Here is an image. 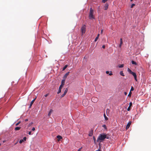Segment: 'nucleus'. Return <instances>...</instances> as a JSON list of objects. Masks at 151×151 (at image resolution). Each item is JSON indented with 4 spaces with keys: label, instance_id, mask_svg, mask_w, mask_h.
I'll use <instances>...</instances> for the list:
<instances>
[{
    "label": "nucleus",
    "instance_id": "obj_30",
    "mask_svg": "<svg viewBox=\"0 0 151 151\" xmlns=\"http://www.w3.org/2000/svg\"><path fill=\"white\" fill-rule=\"evenodd\" d=\"M135 5V4H132L131 5V8H132L133 7V6H134Z\"/></svg>",
    "mask_w": 151,
    "mask_h": 151
},
{
    "label": "nucleus",
    "instance_id": "obj_27",
    "mask_svg": "<svg viewBox=\"0 0 151 151\" xmlns=\"http://www.w3.org/2000/svg\"><path fill=\"white\" fill-rule=\"evenodd\" d=\"M102 127H103L105 129H107L106 127L105 124H104V125H103Z\"/></svg>",
    "mask_w": 151,
    "mask_h": 151
},
{
    "label": "nucleus",
    "instance_id": "obj_28",
    "mask_svg": "<svg viewBox=\"0 0 151 151\" xmlns=\"http://www.w3.org/2000/svg\"><path fill=\"white\" fill-rule=\"evenodd\" d=\"M124 65L123 64L120 65L119 66V67L120 68H122L124 67Z\"/></svg>",
    "mask_w": 151,
    "mask_h": 151
},
{
    "label": "nucleus",
    "instance_id": "obj_29",
    "mask_svg": "<svg viewBox=\"0 0 151 151\" xmlns=\"http://www.w3.org/2000/svg\"><path fill=\"white\" fill-rule=\"evenodd\" d=\"M24 141V140L23 139H21L19 141V143H20V144H21L22 143V142Z\"/></svg>",
    "mask_w": 151,
    "mask_h": 151
},
{
    "label": "nucleus",
    "instance_id": "obj_36",
    "mask_svg": "<svg viewBox=\"0 0 151 151\" xmlns=\"http://www.w3.org/2000/svg\"><path fill=\"white\" fill-rule=\"evenodd\" d=\"M107 0H103L102 1V2L104 3H105L107 1Z\"/></svg>",
    "mask_w": 151,
    "mask_h": 151
},
{
    "label": "nucleus",
    "instance_id": "obj_6",
    "mask_svg": "<svg viewBox=\"0 0 151 151\" xmlns=\"http://www.w3.org/2000/svg\"><path fill=\"white\" fill-rule=\"evenodd\" d=\"M65 79H63L62 80L61 84L60 86L59 87L62 88L63 87V86L65 84Z\"/></svg>",
    "mask_w": 151,
    "mask_h": 151
},
{
    "label": "nucleus",
    "instance_id": "obj_40",
    "mask_svg": "<svg viewBox=\"0 0 151 151\" xmlns=\"http://www.w3.org/2000/svg\"><path fill=\"white\" fill-rule=\"evenodd\" d=\"M32 131H35V127H33V128H32Z\"/></svg>",
    "mask_w": 151,
    "mask_h": 151
},
{
    "label": "nucleus",
    "instance_id": "obj_52",
    "mask_svg": "<svg viewBox=\"0 0 151 151\" xmlns=\"http://www.w3.org/2000/svg\"><path fill=\"white\" fill-rule=\"evenodd\" d=\"M99 34L97 36V37H98L99 38Z\"/></svg>",
    "mask_w": 151,
    "mask_h": 151
},
{
    "label": "nucleus",
    "instance_id": "obj_38",
    "mask_svg": "<svg viewBox=\"0 0 151 151\" xmlns=\"http://www.w3.org/2000/svg\"><path fill=\"white\" fill-rule=\"evenodd\" d=\"M20 122H18V123H16V126H17V125H18L20 124Z\"/></svg>",
    "mask_w": 151,
    "mask_h": 151
},
{
    "label": "nucleus",
    "instance_id": "obj_41",
    "mask_svg": "<svg viewBox=\"0 0 151 151\" xmlns=\"http://www.w3.org/2000/svg\"><path fill=\"white\" fill-rule=\"evenodd\" d=\"M93 139L94 141H95L96 140V139L95 137L94 136H93Z\"/></svg>",
    "mask_w": 151,
    "mask_h": 151
},
{
    "label": "nucleus",
    "instance_id": "obj_32",
    "mask_svg": "<svg viewBox=\"0 0 151 151\" xmlns=\"http://www.w3.org/2000/svg\"><path fill=\"white\" fill-rule=\"evenodd\" d=\"M32 124H33L32 122H31V123L29 124L28 125V127H30L31 125Z\"/></svg>",
    "mask_w": 151,
    "mask_h": 151
},
{
    "label": "nucleus",
    "instance_id": "obj_22",
    "mask_svg": "<svg viewBox=\"0 0 151 151\" xmlns=\"http://www.w3.org/2000/svg\"><path fill=\"white\" fill-rule=\"evenodd\" d=\"M120 75H121V76H124V75L122 71H121L120 72Z\"/></svg>",
    "mask_w": 151,
    "mask_h": 151
},
{
    "label": "nucleus",
    "instance_id": "obj_45",
    "mask_svg": "<svg viewBox=\"0 0 151 151\" xmlns=\"http://www.w3.org/2000/svg\"><path fill=\"white\" fill-rule=\"evenodd\" d=\"M107 134H106V138L107 139H109V136H107Z\"/></svg>",
    "mask_w": 151,
    "mask_h": 151
},
{
    "label": "nucleus",
    "instance_id": "obj_48",
    "mask_svg": "<svg viewBox=\"0 0 151 151\" xmlns=\"http://www.w3.org/2000/svg\"><path fill=\"white\" fill-rule=\"evenodd\" d=\"M109 71H106V73L107 74L109 73Z\"/></svg>",
    "mask_w": 151,
    "mask_h": 151
},
{
    "label": "nucleus",
    "instance_id": "obj_14",
    "mask_svg": "<svg viewBox=\"0 0 151 151\" xmlns=\"http://www.w3.org/2000/svg\"><path fill=\"white\" fill-rule=\"evenodd\" d=\"M93 134V131H91L89 132V136L91 137L92 136Z\"/></svg>",
    "mask_w": 151,
    "mask_h": 151
},
{
    "label": "nucleus",
    "instance_id": "obj_57",
    "mask_svg": "<svg viewBox=\"0 0 151 151\" xmlns=\"http://www.w3.org/2000/svg\"><path fill=\"white\" fill-rule=\"evenodd\" d=\"M133 0H130V1H132Z\"/></svg>",
    "mask_w": 151,
    "mask_h": 151
},
{
    "label": "nucleus",
    "instance_id": "obj_26",
    "mask_svg": "<svg viewBox=\"0 0 151 151\" xmlns=\"http://www.w3.org/2000/svg\"><path fill=\"white\" fill-rule=\"evenodd\" d=\"M122 43H123V42L122 41H121V42H120V44H119V47H121L122 46Z\"/></svg>",
    "mask_w": 151,
    "mask_h": 151
},
{
    "label": "nucleus",
    "instance_id": "obj_21",
    "mask_svg": "<svg viewBox=\"0 0 151 151\" xmlns=\"http://www.w3.org/2000/svg\"><path fill=\"white\" fill-rule=\"evenodd\" d=\"M128 72L131 74L133 72L132 71V70L129 68H128Z\"/></svg>",
    "mask_w": 151,
    "mask_h": 151
},
{
    "label": "nucleus",
    "instance_id": "obj_25",
    "mask_svg": "<svg viewBox=\"0 0 151 151\" xmlns=\"http://www.w3.org/2000/svg\"><path fill=\"white\" fill-rule=\"evenodd\" d=\"M132 93L131 91H130L129 93V94H128V96L130 97L131 96Z\"/></svg>",
    "mask_w": 151,
    "mask_h": 151
},
{
    "label": "nucleus",
    "instance_id": "obj_1",
    "mask_svg": "<svg viewBox=\"0 0 151 151\" xmlns=\"http://www.w3.org/2000/svg\"><path fill=\"white\" fill-rule=\"evenodd\" d=\"M106 137V134L104 133L100 134L99 135L98 138L97 139V142H101L103 141Z\"/></svg>",
    "mask_w": 151,
    "mask_h": 151
},
{
    "label": "nucleus",
    "instance_id": "obj_18",
    "mask_svg": "<svg viewBox=\"0 0 151 151\" xmlns=\"http://www.w3.org/2000/svg\"><path fill=\"white\" fill-rule=\"evenodd\" d=\"M132 64L137 65V63L134 61L132 60Z\"/></svg>",
    "mask_w": 151,
    "mask_h": 151
},
{
    "label": "nucleus",
    "instance_id": "obj_24",
    "mask_svg": "<svg viewBox=\"0 0 151 151\" xmlns=\"http://www.w3.org/2000/svg\"><path fill=\"white\" fill-rule=\"evenodd\" d=\"M68 89L67 88H66L65 89V90L64 91V93H65V94H66V93H67V91H68Z\"/></svg>",
    "mask_w": 151,
    "mask_h": 151
},
{
    "label": "nucleus",
    "instance_id": "obj_7",
    "mask_svg": "<svg viewBox=\"0 0 151 151\" xmlns=\"http://www.w3.org/2000/svg\"><path fill=\"white\" fill-rule=\"evenodd\" d=\"M131 74H132L134 77V79L136 81H137V76L136 73L134 72H133Z\"/></svg>",
    "mask_w": 151,
    "mask_h": 151
},
{
    "label": "nucleus",
    "instance_id": "obj_51",
    "mask_svg": "<svg viewBox=\"0 0 151 151\" xmlns=\"http://www.w3.org/2000/svg\"><path fill=\"white\" fill-rule=\"evenodd\" d=\"M81 148H79V149L78 150V151H80V150H81Z\"/></svg>",
    "mask_w": 151,
    "mask_h": 151
},
{
    "label": "nucleus",
    "instance_id": "obj_55",
    "mask_svg": "<svg viewBox=\"0 0 151 151\" xmlns=\"http://www.w3.org/2000/svg\"><path fill=\"white\" fill-rule=\"evenodd\" d=\"M96 151H101L99 149L97 150H96Z\"/></svg>",
    "mask_w": 151,
    "mask_h": 151
},
{
    "label": "nucleus",
    "instance_id": "obj_4",
    "mask_svg": "<svg viewBox=\"0 0 151 151\" xmlns=\"http://www.w3.org/2000/svg\"><path fill=\"white\" fill-rule=\"evenodd\" d=\"M83 104L85 106H86L88 104V100L86 99H84L82 101Z\"/></svg>",
    "mask_w": 151,
    "mask_h": 151
},
{
    "label": "nucleus",
    "instance_id": "obj_43",
    "mask_svg": "<svg viewBox=\"0 0 151 151\" xmlns=\"http://www.w3.org/2000/svg\"><path fill=\"white\" fill-rule=\"evenodd\" d=\"M102 47L104 49L105 48V46L104 45H103L102 46Z\"/></svg>",
    "mask_w": 151,
    "mask_h": 151
},
{
    "label": "nucleus",
    "instance_id": "obj_42",
    "mask_svg": "<svg viewBox=\"0 0 151 151\" xmlns=\"http://www.w3.org/2000/svg\"><path fill=\"white\" fill-rule=\"evenodd\" d=\"M113 74L112 73V72H110V73L109 74V75L110 76H111Z\"/></svg>",
    "mask_w": 151,
    "mask_h": 151
},
{
    "label": "nucleus",
    "instance_id": "obj_9",
    "mask_svg": "<svg viewBox=\"0 0 151 151\" xmlns=\"http://www.w3.org/2000/svg\"><path fill=\"white\" fill-rule=\"evenodd\" d=\"M70 72H68L65 74L63 77V79H65L67 78V76L69 75Z\"/></svg>",
    "mask_w": 151,
    "mask_h": 151
},
{
    "label": "nucleus",
    "instance_id": "obj_17",
    "mask_svg": "<svg viewBox=\"0 0 151 151\" xmlns=\"http://www.w3.org/2000/svg\"><path fill=\"white\" fill-rule=\"evenodd\" d=\"M62 88L60 87H59L58 91L57 92L58 94L60 93L61 92V89Z\"/></svg>",
    "mask_w": 151,
    "mask_h": 151
},
{
    "label": "nucleus",
    "instance_id": "obj_31",
    "mask_svg": "<svg viewBox=\"0 0 151 151\" xmlns=\"http://www.w3.org/2000/svg\"><path fill=\"white\" fill-rule=\"evenodd\" d=\"M98 38H99V37H96V38L95 39V40L94 41H95V42H96V41L97 40H98Z\"/></svg>",
    "mask_w": 151,
    "mask_h": 151
},
{
    "label": "nucleus",
    "instance_id": "obj_16",
    "mask_svg": "<svg viewBox=\"0 0 151 151\" xmlns=\"http://www.w3.org/2000/svg\"><path fill=\"white\" fill-rule=\"evenodd\" d=\"M21 128V127H16L15 128V130H19Z\"/></svg>",
    "mask_w": 151,
    "mask_h": 151
},
{
    "label": "nucleus",
    "instance_id": "obj_47",
    "mask_svg": "<svg viewBox=\"0 0 151 151\" xmlns=\"http://www.w3.org/2000/svg\"><path fill=\"white\" fill-rule=\"evenodd\" d=\"M124 94L125 95H126L127 94V93L126 92H124Z\"/></svg>",
    "mask_w": 151,
    "mask_h": 151
},
{
    "label": "nucleus",
    "instance_id": "obj_37",
    "mask_svg": "<svg viewBox=\"0 0 151 151\" xmlns=\"http://www.w3.org/2000/svg\"><path fill=\"white\" fill-rule=\"evenodd\" d=\"M65 93H63L61 96V97H64L65 95Z\"/></svg>",
    "mask_w": 151,
    "mask_h": 151
},
{
    "label": "nucleus",
    "instance_id": "obj_39",
    "mask_svg": "<svg viewBox=\"0 0 151 151\" xmlns=\"http://www.w3.org/2000/svg\"><path fill=\"white\" fill-rule=\"evenodd\" d=\"M26 139H27V138L26 137H24V138H23V140H24V141H26Z\"/></svg>",
    "mask_w": 151,
    "mask_h": 151
},
{
    "label": "nucleus",
    "instance_id": "obj_15",
    "mask_svg": "<svg viewBox=\"0 0 151 151\" xmlns=\"http://www.w3.org/2000/svg\"><path fill=\"white\" fill-rule=\"evenodd\" d=\"M53 110L52 109H50L48 113V115L49 116H50L52 113V112Z\"/></svg>",
    "mask_w": 151,
    "mask_h": 151
},
{
    "label": "nucleus",
    "instance_id": "obj_20",
    "mask_svg": "<svg viewBox=\"0 0 151 151\" xmlns=\"http://www.w3.org/2000/svg\"><path fill=\"white\" fill-rule=\"evenodd\" d=\"M104 116L106 120H108V118L106 116L105 113L104 114Z\"/></svg>",
    "mask_w": 151,
    "mask_h": 151
},
{
    "label": "nucleus",
    "instance_id": "obj_49",
    "mask_svg": "<svg viewBox=\"0 0 151 151\" xmlns=\"http://www.w3.org/2000/svg\"><path fill=\"white\" fill-rule=\"evenodd\" d=\"M48 94H46L45 95V96L46 97L48 96Z\"/></svg>",
    "mask_w": 151,
    "mask_h": 151
},
{
    "label": "nucleus",
    "instance_id": "obj_50",
    "mask_svg": "<svg viewBox=\"0 0 151 151\" xmlns=\"http://www.w3.org/2000/svg\"><path fill=\"white\" fill-rule=\"evenodd\" d=\"M28 121V119H26L25 120V122H27Z\"/></svg>",
    "mask_w": 151,
    "mask_h": 151
},
{
    "label": "nucleus",
    "instance_id": "obj_54",
    "mask_svg": "<svg viewBox=\"0 0 151 151\" xmlns=\"http://www.w3.org/2000/svg\"><path fill=\"white\" fill-rule=\"evenodd\" d=\"M103 31V30L102 29V30H101V34H102V33Z\"/></svg>",
    "mask_w": 151,
    "mask_h": 151
},
{
    "label": "nucleus",
    "instance_id": "obj_53",
    "mask_svg": "<svg viewBox=\"0 0 151 151\" xmlns=\"http://www.w3.org/2000/svg\"><path fill=\"white\" fill-rule=\"evenodd\" d=\"M121 41H122V38H121L120 39V42H121Z\"/></svg>",
    "mask_w": 151,
    "mask_h": 151
},
{
    "label": "nucleus",
    "instance_id": "obj_23",
    "mask_svg": "<svg viewBox=\"0 0 151 151\" xmlns=\"http://www.w3.org/2000/svg\"><path fill=\"white\" fill-rule=\"evenodd\" d=\"M68 89L67 88H66L65 89V90L64 91V93H65V94H66V93H67V91H68Z\"/></svg>",
    "mask_w": 151,
    "mask_h": 151
},
{
    "label": "nucleus",
    "instance_id": "obj_34",
    "mask_svg": "<svg viewBox=\"0 0 151 151\" xmlns=\"http://www.w3.org/2000/svg\"><path fill=\"white\" fill-rule=\"evenodd\" d=\"M134 90V88L132 86L131 87V89L130 90V91H133Z\"/></svg>",
    "mask_w": 151,
    "mask_h": 151
},
{
    "label": "nucleus",
    "instance_id": "obj_5",
    "mask_svg": "<svg viewBox=\"0 0 151 151\" xmlns=\"http://www.w3.org/2000/svg\"><path fill=\"white\" fill-rule=\"evenodd\" d=\"M98 100V99L96 97H93L91 98V101L92 102L96 103L97 102Z\"/></svg>",
    "mask_w": 151,
    "mask_h": 151
},
{
    "label": "nucleus",
    "instance_id": "obj_10",
    "mask_svg": "<svg viewBox=\"0 0 151 151\" xmlns=\"http://www.w3.org/2000/svg\"><path fill=\"white\" fill-rule=\"evenodd\" d=\"M132 102H130L129 103V106L127 109V110L128 111H129L130 110L131 107L132 106Z\"/></svg>",
    "mask_w": 151,
    "mask_h": 151
},
{
    "label": "nucleus",
    "instance_id": "obj_8",
    "mask_svg": "<svg viewBox=\"0 0 151 151\" xmlns=\"http://www.w3.org/2000/svg\"><path fill=\"white\" fill-rule=\"evenodd\" d=\"M131 123L132 122L131 121H129L126 127V129H127L129 128L130 125L131 124Z\"/></svg>",
    "mask_w": 151,
    "mask_h": 151
},
{
    "label": "nucleus",
    "instance_id": "obj_44",
    "mask_svg": "<svg viewBox=\"0 0 151 151\" xmlns=\"http://www.w3.org/2000/svg\"><path fill=\"white\" fill-rule=\"evenodd\" d=\"M28 134L30 135H31V131L29 132L28 133Z\"/></svg>",
    "mask_w": 151,
    "mask_h": 151
},
{
    "label": "nucleus",
    "instance_id": "obj_56",
    "mask_svg": "<svg viewBox=\"0 0 151 151\" xmlns=\"http://www.w3.org/2000/svg\"><path fill=\"white\" fill-rule=\"evenodd\" d=\"M6 142V141H5V140H4V141H3V143H4V142Z\"/></svg>",
    "mask_w": 151,
    "mask_h": 151
},
{
    "label": "nucleus",
    "instance_id": "obj_58",
    "mask_svg": "<svg viewBox=\"0 0 151 151\" xmlns=\"http://www.w3.org/2000/svg\"><path fill=\"white\" fill-rule=\"evenodd\" d=\"M1 145V144L0 143V146Z\"/></svg>",
    "mask_w": 151,
    "mask_h": 151
},
{
    "label": "nucleus",
    "instance_id": "obj_2",
    "mask_svg": "<svg viewBox=\"0 0 151 151\" xmlns=\"http://www.w3.org/2000/svg\"><path fill=\"white\" fill-rule=\"evenodd\" d=\"M93 10L91 8L90 9V12L89 15V18L91 19H94V17L93 15Z\"/></svg>",
    "mask_w": 151,
    "mask_h": 151
},
{
    "label": "nucleus",
    "instance_id": "obj_19",
    "mask_svg": "<svg viewBox=\"0 0 151 151\" xmlns=\"http://www.w3.org/2000/svg\"><path fill=\"white\" fill-rule=\"evenodd\" d=\"M68 66V65H65V66L63 68V70H65Z\"/></svg>",
    "mask_w": 151,
    "mask_h": 151
},
{
    "label": "nucleus",
    "instance_id": "obj_35",
    "mask_svg": "<svg viewBox=\"0 0 151 151\" xmlns=\"http://www.w3.org/2000/svg\"><path fill=\"white\" fill-rule=\"evenodd\" d=\"M100 6H99L98 8V12L99 11L100 12Z\"/></svg>",
    "mask_w": 151,
    "mask_h": 151
},
{
    "label": "nucleus",
    "instance_id": "obj_11",
    "mask_svg": "<svg viewBox=\"0 0 151 151\" xmlns=\"http://www.w3.org/2000/svg\"><path fill=\"white\" fill-rule=\"evenodd\" d=\"M108 4H106L104 6V10H106L108 8Z\"/></svg>",
    "mask_w": 151,
    "mask_h": 151
},
{
    "label": "nucleus",
    "instance_id": "obj_12",
    "mask_svg": "<svg viewBox=\"0 0 151 151\" xmlns=\"http://www.w3.org/2000/svg\"><path fill=\"white\" fill-rule=\"evenodd\" d=\"M36 99V98H35V99H33L31 102L30 103V107L32 105V104H33V103H34V102L35 101V100Z\"/></svg>",
    "mask_w": 151,
    "mask_h": 151
},
{
    "label": "nucleus",
    "instance_id": "obj_33",
    "mask_svg": "<svg viewBox=\"0 0 151 151\" xmlns=\"http://www.w3.org/2000/svg\"><path fill=\"white\" fill-rule=\"evenodd\" d=\"M95 71V70L94 69H91V70H90V73H91V72L92 71ZM91 74H92V73H91Z\"/></svg>",
    "mask_w": 151,
    "mask_h": 151
},
{
    "label": "nucleus",
    "instance_id": "obj_46",
    "mask_svg": "<svg viewBox=\"0 0 151 151\" xmlns=\"http://www.w3.org/2000/svg\"><path fill=\"white\" fill-rule=\"evenodd\" d=\"M109 109H107L106 110V112L107 113V112H109Z\"/></svg>",
    "mask_w": 151,
    "mask_h": 151
},
{
    "label": "nucleus",
    "instance_id": "obj_3",
    "mask_svg": "<svg viewBox=\"0 0 151 151\" xmlns=\"http://www.w3.org/2000/svg\"><path fill=\"white\" fill-rule=\"evenodd\" d=\"M86 31V27L85 25H83L81 28V31L82 35H83L85 34Z\"/></svg>",
    "mask_w": 151,
    "mask_h": 151
},
{
    "label": "nucleus",
    "instance_id": "obj_13",
    "mask_svg": "<svg viewBox=\"0 0 151 151\" xmlns=\"http://www.w3.org/2000/svg\"><path fill=\"white\" fill-rule=\"evenodd\" d=\"M57 138L58 139V141H59L60 139H62V137L61 136L58 135L57 136Z\"/></svg>",
    "mask_w": 151,
    "mask_h": 151
}]
</instances>
